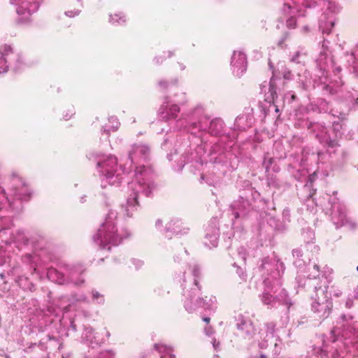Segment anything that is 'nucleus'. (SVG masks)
Wrapping results in <instances>:
<instances>
[{
	"label": "nucleus",
	"instance_id": "1a4fd4ad",
	"mask_svg": "<svg viewBox=\"0 0 358 358\" xmlns=\"http://www.w3.org/2000/svg\"><path fill=\"white\" fill-rule=\"evenodd\" d=\"M134 201H135V203L138 206L139 205V202L138 201V195L136 194L135 197H134Z\"/></svg>",
	"mask_w": 358,
	"mask_h": 358
},
{
	"label": "nucleus",
	"instance_id": "f03ea898",
	"mask_svg": "<svg viewBox=\"0 0 358 358\" xmlns=\"http://www.w3.org/2000/svg\"><path fill=\"white\" fill-rule=\"evenodd\" d=\"M155 348L156 350L161 355V357L164 358V357L168 356L169 358H173L174 356L172 355V350L162 344H155Z\"/></svg>",
	"mask_w": 358,
	"mask_h": 358
},
{
	"label": "nucleus",
	"instance_id": "0eeeda50",
	"mask_svg": "<svg viewBox=\"0 0 358 358\" xmlns=\"http://www.w3.org/2000/svg\"><path fill=\"white\" fill-rule=\"evenodd\" d=\"M327 145L329 147H331V148H334V147H336L338 145V142L336 141H332V140H330L328 143H327Z\"/></svg>",
	"mask_w": 358,
	"mask_h": 358
},
{
	"label": "nucleus",
	"instance_id": "6e6552de",
	"mask_svg": "<svg viewBox=\"0 0 358 358\" xmlns=\"http://www.w3.org/2000/svg\"><path fill=\"white\" fill-rule=\"evenodd\" d=\"M202 320H203V322H205L207 324H208L210 322V318L208 317H203Z\"/></svg>",
	"mask_w": 358,
	"mask_h": 358
},
{
	"label": "nucleus",
	"instance_id": "9d476101",
	"mask_svg": "<svg viewBox=\"0 0 358 358\" xmlns=\"http://www.w3.org/2000/svg\"><path fill=\"white\" fill-rule=\"evenodd\" d=\"M313 267H314V268H315L317 272H319V271H320V267H319V266H318V265L315 264Z\"/></svg>",
	"mask_w": 358,
	"mask_h": 358
},
{
	"label": "nucleus",
	"instance_id": "7ed1b4c3",
	"mask_svg": "<svg viewBox=\"0 0 358 358\" xmlns=\"http://www.w3.org/2000/svg\"><path fill=\"white\" fill-rule=\"evenodd\" d=\"M13 52V49L10 45L7 44H4L0 48V54L1 55V57L0 58V64H5L6 63V60L5 57L8 55Z\"/></svg>",
	"mask_w": 358,
	"mask_h": 358
},
{
	"label": "nucleus",
	"instance_id": "423d86ee",
	"mask_svg": "<svg viewBox=\"0 0 358 358\" xmlns=\"http://www.w3.org/2000/svg\"><path fill=\"white\" fill-rule=\"evenodd\" d=\"M219 124L220 127L222 125V121L221 120H215L210 122V128L213 127L215 125Z\"/></svg>",
	"mask_w": 358,
	"mask_h": 358
},
{
	"label": "nucleus",
	"instance_id": "f8f14e48",
	"mask_svg": "<svg viewBox=\"0 0 358 358\" xmlns=\"http://www.w3.org/2000/svg\"><path fill=\"white\" fill-rule=\"evenodd\" d=\"M272 160H273L272 158H270L268 160V163L270 165L272 164Z\"/></svg>",
	"mask_w": 358,
	"mask_h": 358
},
{
	"label": "nucleus",
	"instance_id": "f257e3e1",
	"mask_svg": "<svg viewBox=\"0 0 358 358\" xmlns=\"http://www.w3.org/2000/svg\"><path fill=\"white\" fill-rule=\"evenodd\" d=\"M117 164V159L115 157H109L103 162H98L97 165L105 169L106 176L111 177L115 172V168Z\"/></svg>",
	"mask_w": 358,
	"mask_h": 358
},
{
	"label": "nucleus",
	"instance_id": "20e7f679",
	"mask_svg": "<svg viewBox=\"0 0 358 358\" xmlns=\"http://www.w3.org/2000/svg\"><path fill=\"white\" fill-rule=\"evenodd\" d=\"M296 20L294 17H290L287 20V27L290 29H294L296 27Z\"/></svg>",
	"mask_w": 358,
	"mask_h": 358
},
{
	"label": "nucleus",
	"instance_id": "4468645a",
	"mask_svg": "<svg viewBox=\"0 0 358 358\" xmlns=\"http://www.w3.org/2000/svg\"><path fill=\"white\" fill-rule=\"evenodd\" d=\"M357 270L358 271V266H357Z\"/></svg>",
	"mask_w": 358,
	"mask_h": 358
},
{
	"label": "nucleus",
	"instance_id": "39448f33",
	"mask_svg": "<svg viewBox=\"0 0 358 358\" xmlns=\"http://www.w3.org/2000/svg\"><path fill=\"white\" fill-rule=\"evenodd\" d=\"M169 110L170 113H171V114L174 115V117H176V114L180 111V108L177 105H173L171 106Z\"/></svg>",
	"mask_w": 358,
	"mask_h": 358
},
{
	"label": "nucleus",
	"instance_id": "2eb2a0df",
	"mask_svg": "<svg viewBox=\"0 0 358 358\" xmlns=\"http://www.w3.org/2000/svg\"><path fill=\"white\" fill-rule=\"evenodd\" d=\"M262 358H265L264 357L262 356Z\"/></svg>",
	"mask_w": 358,
	"mask_h": 358
},
{
	"label": "nucleus",
	"instance_id": "ddd939ff",
	"mask_svg": "<svg viewBox=\"0 0 358 358\" xmlns=\"http://www.w3.org/2000/svg\"><path fill=\"white\" fill-rule=\"evenodd\" d=\"M295 98H296V96H295V95H292V99H295Z\"/></svg>",
	"mask_w": 358,
	"mask_h": 358
},
{
	"label": "nucleus",
	"instance_id": "9b49d317",
	"mask_svg": "<svg viewBox=\"0 0 358 358\" xmlns=\"http://www.w3.org/2000/svg\"><path fill=\"white\" fill-rule=\"evenodd\" d=\"M7 70H8V66H6L4 67V69H3V71H4V72H6V71H7Z\"/></svg>",
	"mask_w": 358,
	"mask_h": 358
}]
</instances>
